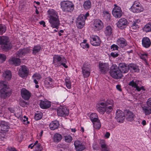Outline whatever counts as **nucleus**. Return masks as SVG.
<instances>
[{
  "label": "nucleus",
  "instance_id": "obj_1",
  "mask_svg": "<svg viewBox=\"0 0 151 151\" xmlns=\"http://www.w3.org/2000/svg\"><path fill=\"white\" fill-rule=\"evenodd\" d=\"M114 101L111 99L106 101H100L97 104V110L100 114H103L105 112L109 114L113 110Z\"/></svg>",
  "mask_w": 151,
  "mask_h": 151
},
{
  "label": "nucleus",
  "instance_id": "obj_2",
  "mask_svg": "<svg viewBox=\"0 0 151 151\" xmlns=\"http://www.w3.org/2000/svg\"><path fill=\"white\" fill-rule=\"evenodd\" d=\"M47 12L49 18V22L51 27L58 29L60 25V21L58 12L52 9H49Z\"/></svg>",
  "mask_w": 151,
  "mask_h": 151
},
{
  "label": "nucleus",
  "instance_id": "obj_3",
  "mask_svg": "<svg viewBox=\"0 0 151 151\" xmlns=\"http://www.w3.org/2000/svg\"><path fill=\"white\" fill-rule=\"evenodd\" d=\"M67 63L66 59L62 55L55 54L53 55L52 63L55 67H60L62 65L67 68H68V66L66 65Z\"/></svg>",
  "mask_w": 151,
  "mask_h": 151
},
{
  "label": "nucleus",
  "instance_id": "obj_4",
  "mask_svg": "<svg viewBox=\"0 0 151 151\" xmlns=\"http://www.w3.org/2000/svg\"><path fill=\"white\" fill-rule=\"evenodd\" d=\"M60 6L63 11L66 12H71L74 8L73 3L69 1H61L60 3Z\"/></svg>",
  "mask_w": 151,
  "mask_h": 151
},
{
  "label": "nucleus",
  "instance_id": "obj_5",
  "mask_svg": "<svg viewBox=\"0 0 151 151\" xmlns=\"http://www.w3.org/2000/svg\"><path fill=\"white\" fill-rule=\"evenodd\" d=\"M0 45L4 50H9L12 47L9 37L6 36H0Z\"/></svg>",
  "mask_w": 151,
  "mask_h": 151
},
{
  "label": "nucleus",
  "instance_id": "obj_6",
  "mask_svg": "<svg viewBox=\"0 0 151 151\" xmlns=\"http://www.w3.org/2000/svg\"><path fill=\"white\" fill-rule=\"evenodd\" d=\"M8 87L6 83L3 81H0V93H1V96L3 97H5L9 96L11 94V92L7 90Z\"/></svg>",
  "mask_w": 151,
  "mask_h": 151
},
{
  "label": "nucleus",
  "instance_id": "obj_7",
  "mask_svg": "<svg viewBox=\"0 0 151 151\" xmlns=\"http://www.w3.org/2000/svg\"><path fill=\"white\" fill-rule=\"evenodd\" d=\"M131 11L134 13H138L142 12L144 8L138 1H135L131 7Z\"/></svg>",
  "mask_w": 151,
  "mask_h": 151
},
{
  "label": "nucleus",
  "instance_id": "obj_8",
  "mask_svg": "<svg viewBox=\"0 0 151 151\" xmlns=\"http://www.w3.org/2000/svg\"><path fill=\"white\" fill-rule=\"evenodd\" d=\"M114 7L113 9L112 12L114 17L116 18H120L122 15L123 12L121 7L117 4L114 5Z\"/></svg>",
  "mask_w": 151,
  "mask_h": 151
},
{
  "label": "nucleus",
  "instance_id": "obj_9",
  "mask_svg": "<svg viewBox=\"0 0 151 151\" xmlns=\"http://www.w3.org/2000/svg\"><path fill=\"white\" fill-rule=\"evenodd\" d=\"M99 68L100 73L104 74L106 73L109 70V65L107 63L99 62Z\"/></svg>",
  "mask_w": 151,
  "mask_h": 151
},
{
  "label": "nucleus",
  "instance_id": "obj_10",
  "mask_svg": "<svg viewBox=\"0 0 151 151\" xmlns=\"http://www.w3.org/2000/svg\"><path fill=\"white\" fill-rule=\"evenodd\" d=\"M109 73L111 76L116 79H120L123 76L122 72L118 68V70H116L115 69L110 70Z\"/></svg>",
  "mask_w": 151,
  "mask_h": 151
},
{
  "label": "nucleus",
  "instance_id": "obj_11",
  "mask_svg": "<svg viewBox=\"0 0 151 151\" xmlns=\"http://www.w3.org/2000/svg\"><path fill=\"white\" fill-rule=\"evenodd\" d=\"M69 110L65 107L60 106L57 110V115L60 116H66L69 114Z\"/></svg>",
  "mask_w": 151,
  "mask_h": 151
},
{
  "label": "nucleus",
  "instance_id": "obj_12",
  "mask_svg": "<svg viewBox=\"0 0 151 151\" xmlns=\"http://www.w3.org/2000/svg\"><path fill=\"white\" fill-rule=\"evenodd\" d=\"M116 117L117 121L120 123L123 122L125 119L124 112L120 109H117L116 113Z\"/></svg>",
  "mask_w": 151,
  "mask_h": 151
},
{
  "label": "nucleus",
  "instance_id": "obj_13",
  "mask_svg": "<svg viewBox=\"0 0 151 151\" xmlns=\"http://www.w3.org/2000/svg\"><path fill=\"white\" fill-rule=\"evenodd\" d=\"M85 143L82 141H76L74 145L76 150L78 151H82L86 149Z\"/></svg>",
  "mask_w": 151,
  "mask_h": 151
},
{
  "label": "nucleus",
  "instance_id": "obj_14",
  "mask_svg": "<svg viewBox=\"0 0 151 151\" xmlns=\"http://www.w3.org/2000/svg\"><path fill=\"white\" fill-rule=\"evenodd\" d=\"M90 43L94 46H98L101 43V40L99 37L97 35H92L90 36Z\"/></svg>",
  "mask_w": 151,
  "mask_h": 151
},
{
  "label": "nucleus",
  "instance_id": "obj_15",
  "mask_svg": "<svg viewBox=\"0 0 151 151\" xmlns=\"http://www.w3.org/2000/svg\"><path fill=\"white\" fill-rule=\"evenodd\" d=\"M103 27V23L99 19H96L94 21L93 28L95 30H100Z\"/></svg>",
  "mask_w": 151,
  "mask_h": 151
},
{
  "label": "nucleus",
  "instance_id": "obj_16",
  "mask_svg": "<svg viewBox=\"0 0 151 151\" xmlns=\"http://www.w3.org/2000/svg\"><path fill=\"white\" fill-rule=\"evenodd\" d=\"M29 70L27 67L25 65L22 66L18 72L19 76L23 78L27 76Z\"/></svg>",
  "mask_w": 151,
  "mask_h": 151
},
{
  "label": "nucleus",
  "instance_id": "obj_17",
  "mask_svg": "<svg viewBox=\"0 0 151 151\" xmlns=\"http://www.w3.org/2000/svg\"><path fill=\"white\" fill-rule=\"evenodd\" d=\"M118 68L122 74L128 73L129 70V64L124 63H120L119 64Z\"/></svg>",
  "mask_w": 151,
  "mask_h": 151
},
{
  "label": "nucleus",
  "instance_id": "obj_18",
  "mask_svg": "<svg viewBox=\"0 0 151 151\" xmlns=\"http://www.w3.org/2000/svg\"><path fill=\"white\" fill-rule=\"evenodd\" d=\"M21 94L22 97L26 100H28L30 99L31 93L25 88H22L21 90Z\"/></svg>",
  "mask_w": 151,
  "mask_h": 151
},
{
  "label": "nucleus",
  "instance_id": "obj_19",
  "mask_svg": "<svg viewBox=\"0 0 151 151\" xmlns=\"http://www.w3.org/2000/svg\"><path fill=\"white\" fill-rule=\"evenodd\" d=\"M138 81L132 80L129 82V85L134 88H135L136 90L138 92L142 90L143 91H145V89L144 86H142L140 87L138 86Z\"/></svg>",
  "mask_w": 151,
  "mask_h": 151
},
{
  "label": "nucleus",
  "instance_id": "obj_20",
  "mask_svg": "<svg viewBox=\"0 0 151 151\" xmlns=\"http://www.w3.org/2000/svg\"><path fill=\"white\" fill-rule=\"evenodd\" d=\"M127 21L124 18L120 19L116 23L117 27L119 28L123 29L127 25Z\"/></svg>",
  "mask_w": 151,
  "mask_h": 151
},
{
  "label": "nucleus",
  "instance_id": "obj_21",
  "mask_svg": "<svg viewBox=\"0 0 151 151\" xmlns=\"http://www.w3.org/2000/svg\"><path fill=\"white\" fill-rule=\"evenodd\" d=\"M116 43L120 48H123L127 45V40L123 37H120L118 38Z\"/></svg>",
  "mask_w": 151,
  "mask_h": 151
},
{
  "label": "nucleus",
  "instance_id": "obj_22",
  "mask_svg": "<svg viewBox=\"0 0 151 151\" xmlns=\"http://www.w3.org/2000/svg\"><path fill=\"white\" fill-rule=\"evenodd\" d=\"M51 102L47 100L41 101L40 104V107L42 109H47L51 106Z\"/></svg>",
  "mask_w": 151,
  "mask_h": 151
},
{
  "label": "nucleus",
  "instance_id": "obj_23",
  "mask_svg": "<svg viewBox=\"0 0 151 151\" xmlns=\"http://www.w3.org/2000/svg\"><path fill=\"white\" fill-rule=\"evenodd\" d=\"M9 62L10 64L15 65L16 66H18L20 65L21 60L18 58L15 57H12L10 58Z\"/></svg>",
  "mask_w": 151,
  "mask_h": 151
},
{
  "label": "nucleus",
  "instance_id": "obj_24",
  "mask_svg": "<svg viewBox=\"0 0 151 151\" xmlns=\"http://www.w3.org/2000/svg\"><path fill=\"white\" fill-rule=\"evenodd\" d=\"M54 81L50 77L46 78L44 81L45 86L46 87H53Z\"/></svg>",
  "mask_w": 151,
  "mask_h": 151
},
{
  "label": "nucleus",
  "instance_id": "obj_25",
  "mask_svg": "<svg viewBox=\"0 0 151 151\" xmlns=\"http://www.w3.org/2000/svg\"><path fill=\"white\" fill-rule=\"evenodd\" d=\"M90 69L87 67L85 65H83L82 67V73L84 77H88L90 74Z\"/></svg>",
  "mask_w": 151,
  "mask_h": 151
},
{
  "label": "nucleus",
  "instance_id": "obj_26",
  "mask_svg": "<svg viewBox=\"0 0 151 151\" xmlns=\"http://www.w3.org/2000/svg\"><path fill=\"white\" fill-rule=\"evenodd\" d=\"M28 49H24L19 50L16 53V56L19 57H22L29 53Z\"/></svg>",
  "mask_w": 151,
  "mask_h": 151
},
{
  "label": "nucleus",
  "instance_id": "obj_27",
  "mask_svg": "<svg viewBox=\"0 0 151 151\" xmlns=\"http://www.w3.org/2000/svg\"><path fill=\"white\" fill-rule=\"evenodd\" d=\"M151 42L150 39L147 37H144L142 40V46L146 48L149 47L151 45Z\"/></svg>",
  "mask_w": 151,
  "mask_h": 151
},
{
  "label": "nucleus",
  "instance_id": "obj_28",
  "mask_svg": "<svg viewBox=\"0 0 151 151\" xmlns=\"http://www.w3.org/2000/svg\"><path fill=\"white\" fill-rule=\"evenodd\" d=\"M129 70L133 72L139 73V67L135 64L131 63L129 64Z\"/></svg>",
  "mask_w": 151,
  "mask_h": 151
},
{
  "label": "nucleus",
  "instance_id": "obj_29",
  "mask_svg": "<svg viewBox=\"0 0 151 151\" xmlns=\"http://www.w3.org/2000/svg\"><path fill=\"white\" fill-rule=\"evenodd\" d=\"M113 32V29L110 26H107L105 28L104 31L105 35L107 37H109L111 35Z\"/></svg>",
  "mask_w": 151,
  "mask_h": 151
},
{
  "label": "nucleus",
  "instance_id": "obj_30",
  "mask_svg": "<svg viewBox=\"0 0 151 151\" xmlns=\"http://www.w3.org/2000/svg\"><path fill=\"white\" fill-rule=\"evenodd\" d=\"M134 115L131 111H128L126 114V119L129 121L132 122L134 120Z\"/></svg>",
  "mask_w": 151,
  "mask_h": 151
},
{
  "label": "nucleus",
  "instance_id": "obj_31",
  "mask_svg": "<svg viewBox=\"0 0 151 151\" xmlns=\"http://www.w3.org/2000/svg\"><path fill=\"white\" fill-rule=\"evenodd\" d=\"M42 50V47L40 45H35L32 48V53L34 55H37Z\"/></svg>",
  "mask_w": 151,
  "mask_h": 151
},
{
  "label": "nucleus",
  "instance_id": "obj_32",
  "mask_svg": "<svg viewBox=\"0 0 151 151\" xmlns=\"http://www.w3.org/2000/svg\"><path fill=\"white\" fill-rule=\"evenodd\" d=\"M59 125V122L57 121L52 122L49 125L50 128L52 130H54L58 128Z\"/></svg>",
  "mask_w": 151,
  "mask_h": 151
},
{
  "label": "nucleus",
  "instance_id": "obj_33",
  "mask_svg": "<svg viewBox=\"0 0 151 151\" xmlns=\"http://www.w3.org/2000/svg\"><path fill=\"white\" fill-rule=\"evenodd\" d=\"M3 77L6 80H9L12 77V73L9 70H6L4 72L3 74Z\"/></svg>",
  "mask_w": 151,
  "mask_h": 151
},
{
  "label": "nucleus",
  "instance_id": "obj_34",
  "mask_svg": "<svg viewBox=\"0 0 151 151\" xmlns=\"http://www.w3.org/2000/svg\"><path fill=\"white\" fill-rule=\"evenodd\" d=\"M100 144L101 148L102 151H107L108 146L106 143L104 139H101L100 141Z\"/></svg>",
  "mask_w": 151,
  "mask_h": 151
},
{
  "label": "nucleus",
  "instance_id": "obj_35",
  "mask_svg": "<svg viewBox=\"0 0 151 151\" xmlns=\"http://www.w3.org/2000/svg\"><path fill=\"white\" fill-rule=\"evenodd\" d=\"M142 109L143 113L146 115H148L151 114V108H149L146 106L142 107Z\"/></svg>",
  "mask_w": 151,
  "mask_h": 151
},
{
  "label": "nucleus",
  "instance_id": "obj_36",
  "mask_svg": "<svg viewBox=\"0 0 151 151\" xmlns=\"http://www.w3.org/2000/svg\"><path fill=\"white\" fill-rule=\"evenodd\" d=\"M83 8L86 9H89L91 7V1L88 0L85 1L83 4Z\"/></svg>",
  "mask_w": 151,
  "mask_h": 151
},
{
  "label": "nucleus",
  "instance_id": "obj_37",
  "mask_svg": "<svg viewBox=\"0 0 151 151\" xmlns=\"http://www.w3.org/2000/svg\"><path fill=\"white\" fill-rule=\"evenodd\" d=\"M32 78L35 83L37 84L38 83V81L41 78V76L39 74L35 73L33 75Z\"/></svg>",
  "mask_w": 151,
  "mask_h": 151
},
{
  "label": "nucleus",
  "instance_id": "obj_38",
  "mask_svg": "<svg viewBox=\"0 0 151 151\" xmlns=\"http://www.w3.org/2000/svg\"><path fill=\"white\" fill-rule=\"evenodd\" d=\"M0 126L1 127H6V129L5 130L6 131H8L9 128L10 126L9 123L4 121H1L0 123Z\"/></svg>",
  "mask_w": 151,
  "mask_h": 151
},
{
  "label": "nucleus",
  "instance_id": "obj_39",
  "mask_svg": "<svg viewBox=\"0 0 151 151\" xmlns=\"http://www.w3.org/2000/svg\"><path fill=\"white\" fill-rule=\"evenodd\" d=\"M140 20L139 19L135 20V21L131 25L130 28L134 30H137L139 28L138 23L140 22Z\"/></svg>",
  "mask_w": 151,
  "mask_h": 151
},
{
  "label": "nucleus",
  "instance_id": "obj_40",
  "mask_svg": "<svg viewBox=\"0 0 151 151\" xmlns=\"http://www.w3.org/2000/svg\"><path fill=\"white\" fill-rule=\"evenodd\" d=\"M54 141L56 142H58L61 140L62 139V136L61 134L56 133L55 134L53 137Z\"/></svg>",
  "mask_w": 151,
  "mask_h": 151
},
{
  "label": "nucleus",
  "instance_id": "obj_41",
  "mask_svg": "<svg viewBox=\"0 0 151 151\" xmlns=\"http://www.w3.org/2000/svg\"><path fill=\"white\" fill-rule=\"evenodd\" d=\"M143 30L146 32L151 31V23H149L146 24L143 28Z\"/></svg>",
  "mask_w": 151,
  "mask_h": 151
},
{
  "label": "nucleus",
  "instance_id": "obj_42",
  "mask_svg": "<svg viewBox=\"0 0 151 151\" xmlns=\"http://www.w3.org/2000/svg\"><path fill=\"white\" fill-rule=\"evenodd\" d=\"M42 113L41 112L37 111L35 113L34 119L36 120L40 119L42 117Z\"/></svg>",
  "mask_w": 151,
  "mask_h": 151
},
{
  "label": "nucleus",
  "instance_id": "obj_43",
  "mask_svg": "<svg viewBox=\"0 0 151 151\" xmlns=\"http://www.w3.org/2000/svg\"><path fill=\"white\" fill-rule=\"evenodd\" d=\"M93 127L95 129H99L101 126V124L99 120H98L93 122Z\"/></svg>",
  "mask_w": 151,
  "mask_h": 151
},
{
  "label": "nucleus",
  "instance_id": "obj_44",
  "mask_svg": "<svg viewBox=\"0 0 151 151\" xmlns=\"http://www.w3.org/2000/svg\"><path fill=\"white\" fill-rule=\"evenodd\" d=\"M65 84L67 88L69 89L71 88V82L69 78H66L65 80Z\"/></svg>",
  "mask_w": 151,
  "mask_h": 151
},
{
  "label": "nucleus",
  "instance_id": "obj_45",
  "mask_svg": "<svg viewBox=\"0 0 151 151\" xmlns=\"http://www.w3.org/2000/svg\"><path fill=\"white\" fill-rule=\"evenodd\" d=\"M90 119L92 122L98 120L97 115L95 113H93L91 114Z\"/></svg>",
  "mask_w": 151,
  "mask_h": 151
},
{
  "label": "nucleus",
  "instance_id": "obj_46",
  "mask_svg": "<svg viewBox=\"0 0 151 151\" xmlns=\"http://www.w3.org/2000/svg\"><path fill=\"white\" fill-rule=\"evenodd\" d=\"M6 30V26L2 24H0V35H2L4 33Z\"/></svg>",
  "mask_w": 151,
  "mask_h": 151
},
{
  "label": "nucleus",
  "instance_id": "obj_47",
  "mask_svg": "<svg viewBox=\"0 0 151 151\" xmlns=\"http://www.w3.org/2000/svg\"><path fill=\"white\" fill-rule=\"evenodd\" d=\"M103 15L106 18L109 19L110 18L111 14L108 11L104 10L103 11Z\"/></svg>",
  "mask_w": 151,
  "mask_h": 151
},
{
  "label": "nucleus",
  "instance_id": "obj_48",
  "mask_svg": "<svg viewBox=\"0 0 151 151\" xmlns=\"http://www.w3.org/2000/svg\"><path fill=\"white\" fill-rule=\"evenodd\" d=\"M85 22L77 21L76 25L77 27L80 29L83 28L85 24Z\"/></svg>",
  "mask_w": 151,
  "mask_h": 151
},
{
  "label": "nucleus",
  "instance_id": "obj_49",
  "mask_svg": "<svg viewBox=\"0 0 151 151\" xmlns=\"http://www.w3.org/2000/svg\"><path fill=\"white\" fill-rule=\"evenodd\" d=\"M64 137L65 141L67 142H70L72 140V137L70 135L65 136Z\"/></svg>",
  "mask_w": 151,
  "mask_h": 151
},
{
  "label": "nucleus",
  "instance_id": "obj_50",
  "mask_svg": "<svg viewBox=\"0 0 151 151\" xmlns=\"http://www.w3.org/2000/svg\"><path fill=\"white\" fill-rule=\"evenodd\" d=\"M85 20L86 19H85L84 14H81L78 17L77 21L81 22L83 21V22H85Z\"/></svg>",
  "mask_w": 151,
  "mask_h": 151
},
{
  "label": "nucleus",
  "instance_id": "obj_51",
  "mask_svg": "<svg viewBox=\"0 0 151 151\" xmlns=\"http://www.w3.org/2000/svg\"><path fill=\"white\" fill-rule=\"evenodd\" d=\"M28 118L26 116H23V119L22 120L23 123L25 125L29 124V122L28 121Z\"/></svg>",
  "mask_w": 151,
  "mask_h": 151
},
{
  "label": "nucleus",
  "instance_id": "obj_52",
  "mask_svg": "<svg viewBox=\"0 0 151 151\" xmlns=\"http://www.w3.org/2000/svg\"><path fill=\"white\" fill-rule=\"evenodd\" d=\"M148 54L145 53H141L140 55L141 59L145 60H146L147 58Z\"/></svg>",
  "mask_w": 151,
  "mask_h": 151
},
{
  "label": "nucleus",
  "instance_id": "obj_53",
  "mask_svg": "<svg viewBox=\"0 0 151 151\" xmlns=\"http://www.w3.org/2000/svg\"><path fill=\"white\" fill-rule=\"evenodd\" d=\"M118 46V45H117L114 44H113L111 45V51H112L118 50V49L119 48V47Z\"/></svg>",
  "mask_w": 151,
  "mask_h": 151
},
{
  "label": "nucleus",
  "instance_id": "obj_54",
  "mask_svg": "<svg viewBox=\"0 0 151 151\" xmlns=\"http://www.w3.org/2000/svg\"><path fill=\"white\" fill-rule=\"evenodd\" d=\"M33 145L35 146V148H37V149L40 148V147H42L40 144L38 143V141L37 140L36 141Z\"/></svg>",
  "mask_w": 151,
  "mask_h": 151
},
{
  "label": "nucleus",
  "instance_id": "obj_55",
  "mask_svg": "<svg viewBox=\"0 0 151 151\" xmlns=\"http://www.w3.org/2000/svg\"><path fill=\"white\" fill-rule=\"evenodd\" d=\"M80 45L84 49L88 48L89 47V45L88 43H81Z\"/></svg>",
  "mask_w": 151,
  "mask_h": 151
},
{
  "label": "nucleus",
  "instance_id": "obj_56",
  "mask_svg": "<svg viewBox=\"0 0 151 151\" xmlns=\"http://www.w3.org/2000/svg\"><path fill=\"white\" fill-rule=\"evenodd\" d=\"M6 59V56L5 55L0 54V60H1V62L4 61Z\"/></svg>",
  "mask_w": 151,
  "mask_h": 151
},
{
  "label": "nucleus",
  "instance_id": "obj_57",
  "mask_svg": "<svg viewBox=\"0 0 151 151\" xmlns=\"http://www.w3.org/2000/svg\"><path fill=\"white\" fill-rule=\"evenodd\" d=\"M19 104L21 106L24 107L27 104V102L24 100H22L20 101Z\"/></svg>",
  "mask_w": 151,
  "mask_h": 151
},
{
  "label": "nucleus",
  "instance_id": "obj_58",
  "mask_svg": "<svg viewBox=\"0 0 151 151\" xmlns=\"http://www.w3.org/2000/svg\"><path fill=\"white\" fill-rule=\"evenodd\" d=\"M6 151H17L14 147H9L6 150Z\"/></svg>",
  "mask_w": 151,
  "mask_h": 151
},
{
  "label": "nucleus",
  "instance_id": "obj_59",
  "mask_svg": "<svg viewBox=\"0 0 151 151\" xmlns=\"http://www.w3.org/2000/svg\"><path fill=\"white\" fill-rule=\"evenodd\" d=\"M115 69V70L118 69V67L116 64H113L111 66L110 70H113Z\"/></svg>",
  "mask_w": 151,
  "mask_h": 151
},
{
  "label": "nucleus",
  "instance_id": "obj_60",
  "mask_svg": "<svg viewBox=\"0 0 151 151\" xmlns=\"http://www.w3.org/2000/svg\"><path fill=\"white\" fill-rule=\"evenodd\" d=\"M146 103L148 106L149 107H151V98H149L147 100Z\"/></svg>",
  "mask_w": 151,
  "mask_h": 151
},
{
  "label": "nucleus",
  "instance_id": "obj_61",
  "mask_svg": "<svg viewBox=\"0 0 151 151\" xmlns=\"http://www.w3.org/2000/svg\"><path fill=\"white\" fill-rule=\"evenodd\" d=\"M111 55L114 58H116L118 56L119 54L117 53L111 52Z\"/></svg>",
  "mask_w": 151,
  "mask_h": 151
},
{
  "label": "nucleus",
  "instance_id": "obj_62",
  "mask_svg": "<svg viewBox=\"0 0 151 151\" xmlns=\"http://www.w3.org/2000/svg\"><path fill=\"white\" fill-rule=\"evenodd\" d=\"M110 135V134L109 132H106L104 135V137L107 138H109Z\"/></svg>",
  "mask_w": 151,
  "mask_h": 151
},
{
  "label": "nucleus",
  "instance_id": "obj_63",
  "mask_svg": "<svg viewBox=\"0 0 151 151\" xmlns=\"http://www.w3.org/2000/svg\"><path fill=\"white\" fill-rule=\"evenodd\" d=\"M116 89L119 91H122V89L121 88V86L119 85H117L116 86Z\"/></svg>",
  "mask_w": 151,
  "mask_h": 151
},
{
  "label": "nucleus",
  "instance_id": "obj_64",
  "mask_svg": "<svg viewBox=\"0 0 151 151\" xmlns=\"http://www.w3.org/2000/svg\"><path fill=\"white\" fill-rule=\"evenodd\" d=\"M39 23L40 24L42 25L44 27H45V22L44 21H42L40 22Z\"/></svg>",
  "mask_w": 151,
  "mask_h": 151
}]
</instances>
